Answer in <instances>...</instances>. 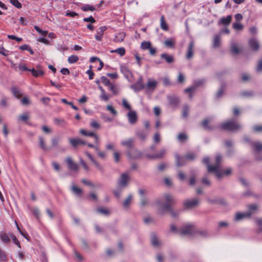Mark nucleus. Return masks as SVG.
I'll return each instance as SVG.
<instances>
[{"label": "nucleus", "mask_w": 262, "mask_h": 262, "mask_svg": "<svg viewBox=\"0 0 262 262\" xmlns=\"http://www.w3.org/2000/svg\"><path fill=\"white\" fill-rule=\"evenodd\" d=\"M222 160V156L220 155H217L215 158V164L213 166H211L209 164L210 159L209 157H205L203 160V163L207 165L208 171L209 172H214L216 177L219 179H220L223 174V173H220L219 170Z\"/></svg>", "instance_id": "1"}, {"label": "nucleus", "mask_w": 262, "mask_h": 262, "mask_svg": "<svg viewBox=\"0 0 262 262\" xmlns=\"http://www.w3.org/2000/svg\"><path fill=\"white\" fill-rule=\"evenodd\" d=\"M221 128L227 131L235 132L241 129L242 125L231 120L222 123Z\"/></svg>", "instance_id": "2"}, {"label": "nucleus", "mask_w": 262, "mask_h": 262, "mask_svg": "<svg viewBox=\"0 0 262 262\" xmlns=\"http://www.w3.org/2000/svg\"><path fill=\"white\" fill-rule=\"evenodd\" d=\"M195 227L190 224H186L180 229V234L182 236L192 235L195 232Z\"/></svg>", "instance_id": "3"}, {"label": "nucleus", "mask_w": 262, "mask_h": 262, "mask_svg": "<svg viewBox=\"0 0 262 262\" xmlns=\"http://www.w3.org/2000/svg\"><path fill=\"white\" fill-rule=\"evenodd\" d=\"M129 177L127 173H122L118 181V185L120 188L126 187L128 183Z\"/></svg>", "instance_id": "4"}, {"label": "nucleus", "mask_w": 262, "mask_h": 262, "mask_svg": "<svg viewBox=\"0 0 262 262\" xmlns=\"http://www.w3.org/2000/svg\"><path fill=\"white\" fill-rule=\"evenodd\" d=\"M145 88V85L143 83V80L142 76H140L137 81L130 85V88L135 92L141 91Z\"/></svg>", "instance_id": "5"}, {"label": "nucleus", "mask_w": 262, "mask_h": 262, "mask_svg": "<svg viewBox=\"0 0 262 262\" xmlns=\"http://www.w3.org/2000/svg\"><path fill=\"white\" fill-rule=\"evenodd\" d=\"M127 157L130 159H136L140 158L142 153L137 149H134L126 152Z\"/></svg>", "instance_id": "6"}, {"label": "nucleus", "mask_w": 262, "mask_h": 262, "mask_svg": "<svg viewBox=\"0 0 262 262\" xmlns=\"http://www.w3.org/2000/svg\"><path fill=\"white\" fill-rule=\"evenodd\" d=\"M66 161L68 164L69 169L72 171H77L78 170V165L77 163L73 162L72 158L71 157H68Z\"/></svg>", "instance_id": "7"}, {"label": "nucleus", "mask_w": 262, "mask_h": 262, "mask_svg": "<svg viewBox=\"0 0 262 262\" xmlns=\"http://www.w3.org/2000/svg\"><path fill=\"white\" fill-rule=\"evenodd\" d=\"M199 204V200L197 199L188 200L184 202V206L188 209L194 208Z\"/></svg>", "instance_id": "8"}, {"label": "nucleus", "mask_w": 262, "mask_h": 262, "mask_svg": "<svg viewBox=\"0 0 262 262\" xmlns=\"http://www.w3.org/2000/svg\"><path fill=\"white\" fill-rule=\"evenodd\" d=\"M127 117L128 120V122L130 124H135L138 119L137 115L135 111H130L127 114Z\"/></svg>", "instance_id": "9"}, {"label": "nucleus", "mask_w": 262, "mask_h": 262, "mask_svg": "<svg viewBox=\"0 0 262 262\" xmlns=\"http://www.w3.org/2000/svg\"><path fill=\"white\" fill-rule=\"evenodd\" d=\"M157 204L160 207V210L159 211V214H162L165 211H168L169 212L172 210L170 204L166 203L162 206L161 203L159 201L157 202Z\"/></svg>", "instance_id": "10"}, {"label": "nucleus", "mask_w": 262, "mask_h": 262, "mask_svg": "<svg viewBox=\"0 0 262 262\" xmlns=\"http://www.w3.org/2000/svg\"><path fill=\"white\" fill-rule=\"evenodd\" d=\"M37 69L34 68L31 69L30 72H31L33 76L35 77L42 76L44 75L45 73L41 69V67L39 65L36 66Z\"/></svg>", "instance_id": "11"}, {"label": "nucleus", "mask_w": 262, "mask_h": 262, "mask_svg": "<svg viewBox=\"0 0 262 262\" xmlns=\"http://www.w3.org/2000/svg\"><path fill=\"white\" fill-rule=\"evenodd\" d=\"M69 140L71 144L74 148H76L77 146L79 145H85L86 144L85 142L78 138H69Z\"/></svg>", "instance_id": "12"}, {"label": "nucleus", "mask_w": 262, "mask_h": 262, "mask_svg": "<svg viewBox=\"0 0 262 262\" xmlns=\"http://www.w3.org/2000/svg\"><path fill=\"white\" fill-rule=\"evenodd\" d=\"M176 163L178 167H181L185 165L187 159L185 157H180L177 154H175Z\"/></svg>", "instance_id": "13"}, {"label": "nucleus", "mask_w": 262, "mask_h": 262, "mask_svg": "<svg viewBox=\"0 0 262 262\" xmlns=\"http://www.w3.org/2000/svg\"><path fill=\"white\" fill-rule=\"evenodd\" d=\"M136 136L141 141L144 142L148 136V133L143 130H138L136 132Z\"/></svg>", "instance_id": "14"}, {"label": "nucleus", "mask_w": 262, "mask_h": 262, "mask_svg": "<svg viewBox=\"0 0 262 262\" xmlns=\"http://www.w3.org/2000/svg\"><path fill=\"white\" fill-rule=\"evenodd\" d=\"M107 28L106 26H101L99 28L97 31V35H95V39L99 41L102 40V36L103 35L104 32L106 30Z\"/></svg>", "instance_id": "15"}, {"label": "nucleus", "mask_w": 262, "mask_h": 262, "mask_svg": "<svg viewBox=\"0 0 262 262\" xmlns=\"http://www.w3.org/2000/svg\"><path fill=\"white\" fill-rule=\"evenodd\" d=\"M194 46V41H190L189 43V45L188 47V49H187V54H186V57L187 59H189L192 57V56L193 55Z\"/></svg>", "instance_id": "16"}, {"label": "nucleus", "mask_w": 262, "mask_h": 262, "mask_svg": "<svg viewBox=\"0 0 262 262\" xmlns=\"http://www.w3.org/2000/svg\"><path fill=\"white\" fill-rule=\"evenodd\" d=\"M0 240L3 244H8L10 242V233L0 232Z\"/></svg>", "instance_id": "17"}, {"label": "nucleus", "mask_w": 262, "mask_h": 262, "mask_svg": "<svg viewBox=\"0 0 262 262\" xmlns=\"http://www.w3.org/2000/svg\"><path fill=\"white\" fill-rule=\"evenodd\" d=\"M85 154L86 155V156L89 158V159L92 162V163L100 171H104L103 167L93 158L92 156L90 153H89L88 152H85Z\"/></svg>", "instance_id": "18"}, {"label": "nucleus", "mask_w": 262, "mask_h": 262, "mask_svg": "<svg viewBox=\"0 0 262 262\" xmlns=\"http://www.w3.org/2000/svg\"><path fill=\"white\" fill-rule=\"evenodd\" d=\"M166 150L165 149H162L159 153L151 155L149 154H146V157L150 159H159L162 157L165 154Z\"/></svg>", "instance_id": "19"}, {"label": "nucleus", "mask_w": 262, "mask_h": 262, "mask_svg": "<svg viewBox=\"0 0 262 262\" xmlns=\"http://www.w3.org/2000/svg\"><path fill=\"white\" fill-rule=\"evenodd\" d=\"M157 85V82L155 80H151L150 79H149L148 80V82L147 83L146 85H145V88L147 90L149 91H154Z\"/></svg>", "instance_id": "20"}, {"label": "nucleus", "mask_w": 262, "mask_h": 262, "mask_svg": "<svg viewBox=\"0 0 262 262\" xmlns=\"http://www.w3.org/2000/svg\"><path fill=\"white\" fill-rule=\"evenodd\" d=\"M161 58L164 59L167 63H171L174 62V59L172 55L168 54L167 53H164L161 54Z\"/></svg>", "instance_id": "21"}, {"label": "nucleus", "mask_w": 262, "mask_h": 262, "mask_svg": "<svg viewBox=\"0 0 262 262\" xmlns=\"http://www.w3.org/2000/svg\"><path fill=\"white\" fill-rule=\"evenodd\" d=\"M167 99L171 105L176 107L179 103V99L178 97L174 96H168Z\"/></svg>", "instance_id": "22"}, {"label": "nucleus", "mask_w": 262, "mask_h": 262, "mask_svg": "<svg viewBox=\"0 0 262 262\" xmlns=\"http://www.w3.org/2000/svg\"><path fill=\"white\" fill-rule=\"evenodd\" d=\"M251 215V212L241 213L237 212L235 214V220L240 221L246 217H249Z\"/></svg>", "instance_id": "23"}, {"label": "nucleus", "mask_w": 262, "mask_h": 262, "mask_svg": "<svg viewBox=\"0 0 262 262\" xmlns=\"http://www.w3.org/2000/svg\"><path fill=\"white\" fill-rule=\"evenodd\" d=\"M125 37V33L121 32L116 34L114 38V41L115 42H120L123 41Z\"/></svg>", "instance_id": "24"}, {"label": "nucleus", "mask_w": 262, "mask_h": 262, "mask_svg": "<svg viewBox=\"0 0 262 262\" xmlns=\"http://www.w3.org/2000/svg\"><path fill=\"white\" fill-rule=\"evenodd\" d=\"M120 71L124 75V76L126 78H129V77L132 75V72L128 69V68L125 66H120Z\"/></svg>", "instance_id": "25"}, {"label": "nucleus", "mask_w": 262, "mask_h": 262, "mask_svg": "<svg viewBox=\"0 0 262 262\" xmlns=\"http://www.w3.org/2000/svg\"><path fill=\"white\" fill-rule=\"evenodd\" d=\"M134 140L133 138H129L127 140H122L121 142V144L124 147L128 148H131L134 144Z\"/></svg>", "instance_id": "26"}, {"label": "nucleus", "mask_w": 262, "mask_h": 262, "mask_svg": "<svg viewBox=\"0 0 262 262\" xmlns=\"http://www.w3.org/2000/svg\"><path fill=\"white\" fill-rule=\"evenodd\" d=\"M207 202L210 204H220L226 205V202L223 198H217L215 199H208Z\"/></svg>", "instance_id": "27"}, {"label": "nucleus", "mask_w": 262, "mask_h": 262, "mask_svg": "<svg viewBox=\"0 0 262 262\" xmlns=\"http://www.w3.org/2000/svg\"><path fill=\"white\" fill-rule=\"evenodd\" d=\"M249 43L250 47L254 51H257L259 49V43L258 41L255 39H251L249 41Z\"/></svg>", "instance_id": "28"}, {"label": "nucleus", "mask_w": 262, "mask_h": 262, "mask_svg": "<svg viewBox=\"0 0 262 262\" xmlns=\"http://www.w3.org/2000/svg\"><path fill=\"white\" fill-rule=\"evenodd\" d=\"M205 83V80L204 79H197L193 81L192 86L195 90L196 88L204 85Z\"/></svg>", "instance_id": "29"}, {"label": "nucleus", "mask_w": 262, "mask_h": 262, "mask_svg": "<svg viewBox=\"0 0 262 262\" xmlns=\"http://www.w3.org/2000/svg\"><path fill=\"white\" fill-rule=\"evenodd\" d=\"M151 242L152 246L155 247H159L161 243L160 241L158 239V237L155 234H152L151 238Z\"/></svg>", "instance_id": "30"}, {"label": "nucleus", "mask_w": 262, "mask_h": 262, "mask_svg": "<svg viewBox=\"0 0 262 262\" xmlns=\"http://www.w3.org/2000/svg\"><path fill=\"white\" fill-rule=\"evenodd\" d=\"M164 197L165 201L167 202V203L170 204L171 205H174L176 204V201L174 199L170 194H165Z\"/></svg>", "instance_id": "31"}, {"label": "nucleus", "mask_w": 262, "mask_h": 262, "mask_svg": "<svg viewBox=\"0 0 262 262\" xmlns=\"http://www.w3.org/2000/svg\"><path fill=\"white\" fill-rule=\"evenodd\" d=\"M96 211L97 212L106 216H108L110 214V210L106 208H98L96 209Z\"/></svg>", "instance_id": "32"}, {"label": "nucleus", "mask_w": 262, "mask_h": 262, "mask_svg": "<svg viewBox=\"0 0 262 262\" xmlns=\"http://www.w3.org/2000/svg\"><path fill=\"white\" fill-rule=\"evenodd\" d=\"M11 91L13 95L17 98H19L22 96V93L15 86L11 88Z\"/></svg>", "instance_id": "33"}, {"label": "nucleus", "mask_w": 262, "mask_h": 262, "mask_svg": "<svg viewBox=\"0 0 262 262\" xmlns=\"http://www.w3.org/2000/svg\"><path fill=\"white\" fill-rule=\"evenodd\" d=\"M232 16L231 15H228L226 17L222 18L220 22L224 25H228L231 21Z\"/></svg>", "instance_id": "34"}, {"label": "nucleus", "mask_w": 262, "mask_h": 262, "mask_svg": "<svg viewBox=\"0 0 262 262\" xmlns=\"http://www.w3.org/2000/svg\"><path fill=\"white\" fill-rule=\"evenodd\" d=\"M111 53H117L120 55V56H123L125 54V49L123 47H120L116 50H111Z\"/></svg>", "instance_id": "35"}, {"label": "nucleus", "mask_w": 262, "mask_h": 262, "mask_svg": "<svg viewBox=\"0 0 262 262\" xmlns=\"http://www.w3.org/2000/svg\"><path fill=\"white\" fill-rule=\"evenodd\" d=\"M160 26L162 29L164 31H167L168 29V26L165 21L164 16L163 15L160 18Z\"/></svg>", "instance_id": "36"}, {"label": "nucleus", "mask_w": 262, "mask_h": 262, "mask_svg": "<svg viewBox=\"0 0 262 262\" xmlns=\"http://www.w3.org/2000/svg\"><path fill=\"white\" fill-rule=\"evenodd\" d=\"M81 9L84 12L90 11H94L95 10L96 8L95 7L93 6L92 5L86 4L83 5L81 8Z\"/></svg>", "instance_id": "37"}, {"label": "nucleus", "mask_w": 262, "mask_h": 262, "mask_svg": "<svg viewBox=\"0 0 262 262\" xmlns=\"http://www.w3.org/2000/svg\"><path fill=\"white\" fill-rule=\"evenodd\" d=\"M165 46L168 48H173L174 46L175 42L173 38H169L164 42Z\"/></svg>", "instance_id": "38"}, {"label": "nucleus", "mask_w": 262, "mask_h": 262, "mask_svg": "<svg viewBox=\"0 0 262 262\" xmlns=\"http://www.w3.org/2000/svg\"><path fill=\"white\" fill-rule=\"evenodd\" d=\"M251 144L256 152H259L262 150V144L260 142H251Z\"/></svg>", "instance_id": "39"}, {"label": "nucleus", "mask_w": 262, "mask_h": 262, "mask_svg": "<svg viewBox=\"0 0 262 262\" xmlns=\"http://www.w3.org/2000/svg\"><path fill=\"white\" fill-rule=\"evenodd\" d=\"M54 122L55 124L59 126H64L66 124V121L63 119L61 118H54Z\"/></svg>", "instance_id": "40"}, {"label": "nucleus", "mask_w": 262, "mask_h": 262, "mask_svg": "<svg viewBox=\"0 0 262 262\" xmlns=\"http://www.w3.org/2000/svg\"><path fill=\"white\" fill-rule=\"evenodd\" d=\"M226 85L224 84H223L220 88V89L217 92L215 97L217 99L220 98L224 94V90L225 89Z\"/></svg>", "instance_id": "41"}, {"label": "nucleus", "mask_w": 262, "mask_h": 262, "mask_svg": "<svg viewBox=\"0 0 262 262\" xmlns=\"http://www.w3.org/2000/svg\"><path fill=\"white\" fill-rule=\"evenodd\" d=\"M151 46V43L149 41H144L141 44V48L143 50H148Z\"/></svg>", "instance_id": "42"}, {"label": "nucleus", "mask_w": 262, "mask_h": 262, "mask_svg": "<svg viewBox=\"0 0 262 262\" xmlns=\"http://www.w3.org/2000/svg\"><path fill=\"white\" fill-rule=\"evenodd\" d=\"M209 120L207 119L203 120L202 122L203 126L207 130H212L214 129V127L212 126L208 125Z\"/></svg>", "instance_id": "43"}, {"label": "nucleus", "mask_w": 262, "mask_h": 262, "mask_svg": "<svg viewBox=\"0 0 262 262\" xmlns=\"http://www.w3.org/2000/svg\"><path fill=\"white\" fill-rule=\"evenodd\" d=\"M79 60V58L76 55H71L68 57V61L69 63H75L77 62Z\"/></svg>", "instance_id": "44"}, {"label": "nucleus", "mask_w": 262, "mask_h": 262, "mask_svg": "<svg viewBox=\"0 0 262 262\" xmlns=\"http://www.w3.org/2000/svg\"><path fill=\"white\" fill-rule=\"evenodd\" d=\"M221 41L220 36L219 35H216L213 39V47L217 48L220 46Z\"/></svg>", "instance_id": "45"}, {"label": "nucleus", "mask_w": 262, "mask_h": 262, "mask_svg": "<svg viewBox=\"0 0 262 262\" xmlns=\"http://www.w3.org/2000/svg\"><path fill=\"white\" fill-rule=\"evenodd\" d=\"M10 238L13 241V243L18 246V248H21V246L19 241L16 238L15 235L13 233H10Z\"/></svg>", "instance_id": "46"}, {"label": "nucleus", "mask_w": 262, "mask_h": 262, "mask_svg": "<svg viewBox=\"0 0 262 262\" xmlns=\"http://www.w3.org/2000/svg\"><path fill=\"white\" fill-rule=\"evenodd\" d=\"M231 50L233 54H237L239 52V50L237 45L235 42H232L231 43Z\"/></svg>", "instance_id": "47"}, {"label": "nucleus", "mask_w": 262, "mask_h": 262, "mask_svg": "<svg viewBox=\"0 0 262 262\" xmlns=\"http://www.w3.org/2000/svg\"><path fill=\"white\" fill-rule=\"evenodd\" d=\"M178 139L180 142H184L188 139V137L184 133H180L178 136Z\"/></svg>", "instance_id": "48"}, {"label": "nucleus", "mask_w": 262, "mask_h": 262, "mask_svg": "<svg viewBox=\"0 0 262 262\" xmlns=\"http://www.w3.org/2000/svg\"><path fill=\"white\" fill-rule=\"evenodd\" d=\"M132 200V194L128 195L127 198L124 200L123 203V207L124 208H127L128 207L129 204L130 203Z\"/></svg>", "instance_id": "49"}, {"label": "nucleus", "mask_w": 262, "mask_h": 262, "mask_svg": "<svg viewBox=\"0 0 262 262\" xmlns=\"http://www.w3.org/2000/svg\"><path fill=\"white\" fill-rule=\"evenodd\" d=\"M39 141L40 147L42 148L43 150H47L48 148L45 145V140L42 137L40 136L39 137Z\"/></svg>", "instance_id": "50"}, {"label": "nucleus", "mask_w": 262, "mask_h": 262, "mask_svg": "<svg viewBox=\"0 0 262 262\" xmlns=\"http://www.w3.org/2000/svg\"><path fill=\"white\" fill-rule=\"evenodd\" d=\"M72 190L75 194L77 195H81L82 193V189L76 187L75 186H72Z\"/></svg>", "instance_id": "51"}, {"label": "nucleus", "mask_w": 262, "mask_h": 262, "mask_svg": "<svg viewBox=\"0 0 262 262\" xmlns=\"http://www.w3.org/2000/svg\"><path fill=\"white\" fill-rule=\"evenodd\" d=\"M90 126L95 129H98L100 127L99 123L95 120H92L91 121Z\"/></svg>", "instance_id": "52"}, {"label": "nucleus", "mask_w": 262, "mask_h": 262, "mask_svg": "<svg viewBox=\"0 0 262 262\" xmlns=\"http://www.w3.org/2000/svg\"><path fill=\"white\" fill-rule=\"evenodd\" d=\"M28 118H29V113L28 112L25 113L18 117L19 120H21L24 122H27Z\"/></svg>", "instance_id": "53"}, {"label": "nucleus", "mask_w": 262, "mask_h": 262, "mask_svg": "<svg viewBox=\"0 0 262 262\" xmlns=\"http://www.w3.org/2000/svg\"><path fill=\"white\" fill-rule=\"evenodd\" d=\"M99 97L102 100L107 101L110 99V96L108 94H106L104 91L103 93H101Z\"/></svg>", "instance_id": "54"}, {"label": "nucleus", "mask_w": 262, "mask_h": 262, "mask_svg": "<svg viewBox=\"0 0 262 262\" xmlns=\"http://www.w3.org/2000/svg\"><path fill=\"white\" fill-rule=\"evenodd\" d=\"M190 172H191V178H190L189 183V185H194L195 184V175H194V170H191L190 171Z\"/></svg>", "instance_id": "55"}, {"label": "nucleus", "mask_w": 262, "mask_h": 262, "mask_svg": "<svg viewBox=\"0 0 262 262\" xmlns=\"http://www.w3.org/2000/svg\"><path fill=\"white\" fill-rule=\"evenodd\" d=\"M34 29L38 33H39L40 35L45 36L47 35L48 32L47 31L42 30L40 28L37 26H34Z\"/></svg>", "instance_id": "56"}, {"label": "nucleus", "mask_w": 262, "mask_h": 262, "mask_svg": "<svg viewBox=\"0 0 262 262\" xmlns=\"http://www.w3.org/2000/svg\"><path fill=\"white\" fill-rule=\"evenodd\" d=\"M189 111V106L187 105H184L183 108L182 116L183 118H186L188 115V112Z\"/></svg>", "instance_id": "57"}, {"label": "nucleus", "mask_w": 262, "mask_h": 262, "mask_svg": "<svg viewBox=\"0 0 262 262\" xmlns=\"http://www.w3.org/2000/svg\"><path fill=\"white\" fill-rule=\"evenodd\" d=\"M233 28L236 30H242L243 29V25L238 23H234L233 25Z\"/></svg>", "instance_id": "58"}, {"label": "nucleus", "mask_w": 262, "mask_h": 262, "mask_svg": "<svg viewBox=\"0 0 262 262\" xmlns=\"http://www.w3.org/2000/svg\"><path fill=\"white\" fill-rule=\"evenodd\" d=\"M101 81L103 83H104L105 85L109 86L111 83L109 79H108L106 77L103 76L101 77Z\"/></svg>", "instance_id": "59"}, {"label": "nucleus", "mask_w": 262, "mask_h": 262, "mask_svg": "<svg viewBox=\"0 0 262 262\" xmlns=\"http://www.w3.org/2000/svg\"><path fill=\"white\" fill-rule=\"evenodd\" d=\"M10 3L17 8L19 9L21 8V4L18 0H10Z\"/></svg>", "instance_id": "60"}, {"label": "nucleus", "mask_w": 262, "mask_h": 262, "mask_svg": "<svg viewBox=\"0 0 262 262\" xmlns=\"http://www.w3.org/2000/svg\"><path fill=\"white\" fill-rule=\"evenodd\" d=\"M122 189L123 188H120V187H119L118 189L114 190L113 191L114 194L117 199L120 198Z\"/></svg>", "instance_id": "61"}, {"label": "nucleus", "mask_w": 262, "mask_h": 262, "mask_svg": "<svg viewBox=\"0 0 262 262\" xmlns=\"http://www.w3.org/2000/svg\"><path fill=\"white\" fill-rule=\"evenodd\" d=\"M92 67L91 66H90V69L86 71V74L89 75V79H93L94 76V72L92 71Z\"/></svg>", "instance_id": "62"}, {"label": "nucleus", "mask_w": 262, "mask_h": 262, "mask_svg": "<svg viewBox=\"0 0 262 262\" xmlns=\"http://www.w3.org/2000/svg\"><path fill=\"white\" fill-rule=\"evenodd\" d=\"M256 71L257 73L262 72V58L258 61Z\"/></svg>", "instance_id": "63"}, {"label": "nucleus", "mask_w": 262, "mask_h": 262, "mask_svg": "<svg viewBox=\"0 0 262 262\" xmlns=\"http://www.w3.org/2000/svg\"><path fill=\"white\" fill-rule=\"evenodd\" d=\"M256 223L258 226V231L259 232L262 231V219H258L256 220Z\"/></svg>", "instance_id": "64"}]
</instances>
